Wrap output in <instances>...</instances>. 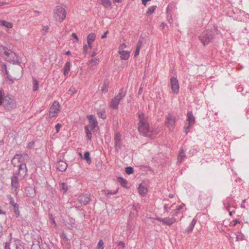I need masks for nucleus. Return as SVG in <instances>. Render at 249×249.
Returning a JSON list of instances; mask_svg holds the SVG:
<instances>
[{
	"label": "nucleus",
	"instance_id": "1",
	"mask_svg": "<svg viewBox=\"0 0 249 249\" xmlns=\"http://www.w3.org/2000/svg\"><path fill=\"white\" fill-rule=\"evenodd\" d=\"M139 122L138 123V131L140 134L143 137L152 138L153 131L150 129V126L147 123V117L143 113L139 111L138 113Z\"/></svg>",
	"mask_w": 249,
	"mask_h": 249
},
{
	"label": "nucleus",
	"instance_id": "2",
	"mask_svg": "<svg viewBox=\"0 0 249 249\" xmlns=\"http://www.w3.org/2000/svg\"><path fill=\"white\" fill-rule=\"evenodd\" d=\"M126 93V90L124 88H122L118 95L115 96L112 99L110 103V106L114 109H117L118 108V106L120 104V101L124 97Z\"/></svg>",
	"mask_w": 249,
	"mask_h": 249
},
{
	"label": "nucleus",
	"instance_id": "3",
	"mask_svg": "<svg viewBox=\"0 0 249 249\" xmlns=\"http://www.w3.org/2000/svg\"><path fill=\"white\" fill-rule=\"evenodd\" d=\"M214 38V35L212 31L206 30L202 32L198 38L204 46L208 45Z\"/></svg>",
	"mask_w": 249,
	"mask_h": 249
},
{
	"label": "nucleus",
	"instance_id": "4",
	"mask_svg": "<svg viewBox=\"0 0 249 249\" xmlns=\"http://www.w3.org/2000/svg\"><path fill=\"white\" fill-rule=\"evenodd\" d=\"M66 11L61 6H57L54 10V17L57 21L62 22L66 18Z\"/></svg>",
	"mask_w": 249,
	"mask_h": 249
},
{
	"label": "nucleus",
	"instance_id": "5",
	"mask_svg": "<svg viewBox=\"0 0 249 249\" xmlns=\"http://www.w3.org/2000/svg\"><path fill=\"white\" fill-rule=\"evenodd\" d=\"M2 105L5 109L10 110L16 107L15 101L10 97L5 96L2 101Z\"/></svg>",
	"mask_w": 249,
	"mask_h": 249
},
{
	"label": "nucleus",
	"instance_id": "6",
	"mask_svg": "<svg viewBox=\"0 0 249 249\" xmlns=\"http://www.w3.org/2000/svg\"><path fill=\"white\" fill-rule=\"evenodd\" d=\"M3 56L7 61L13 63L14 64L20 63L18 60V56L16 54L10 50V51H8L6 55H3Z\"/></svg>",
	"mask_w": 249,
	"mask_h": 249
},
{
	"label": "nucleus",
	"instance_id": "7",
	"mask_svg": "<svg viewBox=\"0 0 249 249\" xmlns=\"http://www.w3.org/2000/svg\"><path fill=\"white\" fill-rule=\"evenodd\" d=\"M176 121L177 120L176 118L172 116L170 113H169L166 117L165 124L169 129L171 130L174 128Z\"/></svg>",
	"mask_w": 249,
	"mask_h": 249
},
{
	"label": "nucleus",
	"instance_id": "8",
	"mask_svg": "<svg viewBox=\"0 0 249 249\" xmlns=\"http://www.w3.org/2000/svg\"><path fill=\"white\" fill-rule=\"evenodd\" d=\"M170 84L172 92L175 94H177L179 91V84L177 78L172 77L170 80Z\"/></svg>",
	"mask_w": 249,
	"mask_h": 249
},
{
	"label": "nucleus",
	"instance_id": "9",
	"mask_svg": "<svg viewBox=\"0 0 249 249\" xmlns=\"http://www.w3.org/2000/svg\"><path fill=\"white\" fill-rule=\"evenodd\" d=\"M89 120V124H90L91 130L93 132H96L98 130V122L96 117L93 115H90L88 116Z\"/></svg>",
	"mask_w": 249,
	"mask_h": 249
},
{
	"label": "nucleus",
	"instance_id": "10",
	"mask_svg": "<svg viewBox=\"0 0 249 249\" xmlns=\"http://www.w3.org/2000/svg\"><path fill=\"white\" fill-rule=\"evenodd\" d=\"M17 174L18 176L21 177L22 178H24L28 176L27 168L25 163L20 164L19 165H18V171Z\"/></svg>",
	"mask_w": 249,
	"mask_h": 249
},
{
	"label": "nucleus",
	"instance_id": "11",
	"mask_svg": "<svg viewBox=\"0 0 249 249\" xmlns=\"http://www.w3.org/2000/svg\"><path fill=\"white\" fill-rule=\"evenodd\" d=\"M90 200V195L89 194H82L78 197V202L83 205H87Z\"/></svg>",
	"mask_w": 249,
	"mask_h": 249
},
{
	"label": "nucleus",
	"instance_id": "12",
	"mask_svg": "<svg viewBox=\"0 0 249 249\" xmlns=\"http://www.w3.org/2000/svg\"><path fill=\"white\" fill-rule=\"evenodd\" d=\"M186 121L188 122V124H189V125H193L195 124L196 119L193 114L192 111H188L187 112Z\"/></svg>",
	"mask_w": 249,
	"mask_h": 249
},
{
	"label": "nucleus",
	"instance_id": "13",
	"mask_svg": "<svg viewBox=\"0 0 249 249\" xmlns=\"http://www.w3.org/2000/svg\"><path fill=\"white\" fill-rule=\"evenodd\" d=\"M26 196L30 197H33L36 196L35 189L32 187H28L25 189Z\"/></svg>",
	"mask_w": 249,
	"mask_h": 249
},
{
	"label": "nucleus",
	"instance_id": "14",
	"mask_svg": "<svg viewBox=\"0 0 249 249\" xmlns=\"http://www.w3.org/2000/svg\"><path fill=\"white\" fill-rule=\"evenodd\" d=\"M57 169L61 172H64L66 170L68 165L66 162L60 160L57 163Z\"/></svg>",
	"mask_w": 249,
	"mask_h": 249
},
{
	"label": "nucleus",
	"instance_id": "15",
	"mask_svg": "<svg viewBox=\"0 0 249 249\" xmlns=\"http://www.w3.org/2000/svg\"><path fill=\"white\" fill-rule=\"evenodd\" d=\"M19 185L18 180V178L14 176L11 178V186L13 189L16 190L18 188Z\"/></svg>",
	"mask_w": 249,
	"mask_h": 249
},
{
	"label": "nucleus",
	"instance_id": "16",
	"mask_svg": "<svg viewBox=\"0 0 249 249\" xmlns=\"http://www.w3.org/2000/svg\"><path fill=\"white\" fill-rule=\"evenodd\" d=\"M196 223V220L195 218H194L191 221L188 227L185 230L184 232L187 233L192 232Z\"/></svg>",
	"mask_w": 249,
	"mask_h": 249
},
{
	"label": "nucleus",
	"instance_id": "17",
	"mask_svg": "<svg viewBox=\"0 0 249 249\" xmlns=\"http://www.w3.org/2000/svg\"><path fill=\"white\" fill-rule=\"evenodd\" d=\"M99 58L91 59L88 63V67L90 70H93V67L97 66L99 63Z\"/></svg>",
	"mask_w": 249,
	"mask_h": 249
},
{
	"label": "nucleus",
	"instance_id": "18",
	"mask_svg": "<svg viewBox=\"0 0 249 249\" xmlns=\"http://www.w3.org/2000/svg\"><path fill=\"white\" fill-rule=\"evenodd\" d=\"M119 53L121 55V58L122 59L127 60L129 57V52L124 50H122L120 49Z\"/></svg>",
	"mask_w": 249,
	"mask_h": 249
},
{
	"label": "nucleus",
	"instance_id": "19",
	"mask_svg": "<svg viewBox=\"0 0 249 249\" xmlns=\"http://www.w3.org/2000/svg\"><path fill=\"white\" fill-rule=\"evenodd\" d=\"M138 190L140 194L142 196H145L148 191L147 188L142 186V184L139 185Z\"/></svg>",
	"mask_w": 249,
	"mask_h": 249
},
{
	"label": "nucleus",
	"instance_id": "20",
	"mask_svg": "<svg viewBox=\"0 0 249 249\" xmlns=\"http://www.w3.org/2000/svg\"><path fill=\"white\" fill-rule=\"evenodd\" d=\"M71 64L70 61H68L66 63L64 68H63V72L64 75L67 76L70 71Z\"/></svg>",
	"mask_w": 249,
	"mask_h": 249
},
{
	"label": "nucleus",
	"instance_id": "21",
	"mask_svg": "<svg viewBox=\"0 0 249 249\" xmlns=\"http://www.w3.org/2000/svg\"><path fill=\"white\" fill-rule=\"evenodd\" d=\"M0 25L5 27L9 29L12 28L13 27L12 23L1 19H0Z\"/></svg>",
	"mask_w": 249,
	"mask_h": 249
},
{
	"label": "nucleus",
	"instance_id": "22",
	"mask_svg": "<svg viewBox=\"0 0 249 249\" xmlns=\"http://www.w3.org/2000/svg\"><path fill=\"white\" fill-rule=\"evenodd\" d=\"M117 181L122 187L126 188H128L126 185L127 181L125 179L120 177L117 178Z\"/></svg>",
	"mask_w": 249,
	"mask_h": 249
},
{
	"label": "nucleus",
	"instance_id": "23",
	"mask_svg": "<svg viewBox=\"0 0 249 249\" xmlns=\"http://www.w3.org/2000/svg\"><path fill=\"white\" fill-rule=\"evenodd\" d=\"M13 207L14 212L16 217H18L20 215V211L19 210V205L18 203H15L12 205Z\"/></svg>",
	"mask_w": 249,
	"mask_h": 249
},
{
	"label": "nucleus",
	"instance_id": "24",
	"mask_svg": "<svg viewBox=\"0 0 249 249\" xmlns=\"http://www.w3.org/2000/svg\"><path fill=\"white\" fill-rule=\"evenodd\" d=\"M155 219L159 221L162 222H163V223L167 225L170 226V220L169 217H166L163 218L160 217H156Z\"/></svg>",
	"mask_w": 249,
	"mask_h": 249
},
{
	"label": "nucleus",
	"instance_id": "25",
	"mask_svg": "<svg viewBox=\"0 0 249 249\" xmlns=\"http://www.w3.org/2000/svg\"><path fill=\"white\" fill-rule=\"evenodd\" d=\"M84 128L87 139L89 141H91L92 139V134L89 129V126L86 125L84 127Z\"/></svg>",
	"mask_w": 249,
	"mask_h": 249
},
{
	"label": "nucleus",
	"instance_id": "26",
	"mask_svg": "<svg viewBox=\"0 0 249 249\" xmlns=\"http://www.w3.org/2000/svg\"><path fill=\"white\" fill-rule=\"evenodd\" d=\"M51 109L58 112L60 108V105L58 101H55L51 107Z\"/></svg>",
	"mask_w": 249,
	"mask_h": 249
},
{
	"label": "nucleus",
	"instance_id": "27",
	"mask_svg": "<svg viewBox=\"0 0 249 249\" xmlns=\"http://www.w3.org/2000/svg\"><path fill=\"white\" fill-rule=\"evenodd\" d=\"M185 157V153L184 151L181 149L179 151V155L178 157V161L181 162L183 160V158Z\"/></svg>",
	"mask_w": 249,
	"mask_h": 249
},
{
	"label": "nucleus",
	"instance_id": "28",
	"mask_svg": "<svg viewBox=\"0 0 249 249\" xmlns=\"http://www.w3.org/2000/svg\"><path fill=\"white\" fill-rule=\"evenodd\" d=\"M84 159L86 160L88 164H91V160L90 158V153L89 151L85 152L84 155Z\"/></svg>",
	"mask_w": 249,
	"mask_h": 249
},
{
	"label": "nucleus",
	"instance_id": "29",
	"mask_svg": "<svg viewBox=\"0 0 249 249\" xmlns=\"http://www.w3.org/2000/svg\"><path fill=\"white\" fill-rule=\"evenodd\" d=\"M15 242L16 249H24V246L22 245V243L20 240L16 239Z\"/></svg>",
	"mask_w": 249,
	"mask_h": 249
},
{
	"label": "nucleus",
	"instance_id": "30",
	"mask_svg": "<svg viewBox=\"0 0 249 249\" xmlns=\"http://www.w3.org/2000/svg\"><path fill=\"white\" fill-rule=\"evenodd\" d=\"M223 204L224 206L225 207L226 210L227 211L230 210V197H227L224 201H223Z\"/></svg>",
	"mask_w": 249,
	"mask_h": 249
},
{
	"label": "nucleus",
	"instance_id": "31",
	"mask_svg": "<svg viewBox=\"0 0 249 249\" xmlns=\"http://www.w3.org/2000/svg\"><path fill=\"white\" fill-rule=\"evenodd\" d=\"M68 189V186L66 183L63 182L60 184V189L61 191H63V194H65Z\"/></svg>",
	"mask_w": 249,
	"mask_h": 249
},
{
	"label": "nucleus",
	"instance_id": "32",
	"mask_svg": "<svg viewBox=\"0 0 249 249\" xmlns=\"http://www.w3.org/2000/svg\"><path fill=\"white\" fill-rule=\"evenodd\" d=\"M101 3L106 8L111 6V2L110 0H101Z\"/></svg>",
	"mask_w": 249,
	"mask_h": 249
},
{
	"label": "nucleus",
	"instance_id": "33",
	"mask_svg": "<svg viewBox=\"0 0 249 249\" xmlns=\"http://www.w3.org/2000/svg\"><path fill=\"white\" fill-rule=\"evenodd\" d=\"M22 157H23L22 154H16L15 155L14 157L13 158V159L11 160V163L14 165V166H16V165L14 164V160L15 159H18V161L19 162H21L20 160Z\"/></svg>",
	"mask_w": 249,
	"mask_h": 249
},
{
	"label": "nucleus",
	"instance_id": "34",
	"mask_svg": "<svg viewBox=\"0 0 249 249\" xmlns=\"http://www.w3.org/2000/svg\"><path fill=\"white\" fill-rule=\"evenodd\" d=\"M96 36L94 33H91L87 36V41L93 42L95 40Z\"/></svg>",
	"mask_w": 249,
	"mask_h": 249
},
{
	"label": "nucleus",
	"instance_id": "35",
	"mask_svg": "<svg viewBox=\"0 0 249 249\" xmlns=\"http://www.w3.org/2000/svg\"><path fill=\"white\" fill-rule=\"evenodd\" d=\"M109 82L107 81L104 82V85L101 88V91L103 92L106 93L108 91Z\"/></svg>",
	"mask_w": 249,
	"mask_h": 249
},
{
	"label": "nucleus",
	"instance_id": "36",
	"mask_svg": "<svg viewBox=\"0 0 249 249\" xmlns=\"http://www.w3.org/2000/svg\"><path fill=\"white\" fill-rule=\"evenodd\" d=\"M8 51H10V50H9L7 47L2 45L0 46V54L3 53V55H5Z\"/></svg>",
	"mask_w": 249,
	"mask_h": 249
},
{
	"label": "nucleus",
	"instance_id": "37",
	"mask_svg": "<svg viewBox=\"0 0 249 249\" xmlns=\"http://www.w3.org/2000/svg\"><path fill=\"white\" fill-rule=\"evenodd\" d=\"M33 90L37 91L38 89V82L36 78H33Z\"/></svg>",
	"mask_w": 249,
	"mask_h": 249
},
{
	"label": "nucleus",
	"instance_id": "38",
	"mask_svg": "<svg viewBox=\"0 0 249 249\" xmlns=\"http://www.w3.org/2000/svg\"><path fill=\"white\" fill-rule=\"evenodd\" d=\"M156 8H157L156 5L149 7L148 8L147 11H146V14H147L149 15L152 14L154 12Z\"/></svg>",
	"mask_w": 249,
	"mask_h": 249
},
{
	"label": "nucleus",
	"instance_id": "39",
	"mask_svg": "<svg viewBox=\"0 0 249 249\" xmlns=\"http://www.w3.org/2000/svg\"><path fill=\"white\" fill-rule=\"evenodd\" d=\"M145 43V40L143 38H140L139 39V40H138L137 43V45H136V47L137 48H141V47H142V45Z\"/></svg>",
	"mask_w": 249,
	"mask_h": 249
},
{
	"label": "nucleus",
	"instance_id": "40",
	"mask_svg": "<svg viewBox=\"0 0 249 249\" xmlns=\"http://www.w3.org/2000/svg\"><path fill=\"white\" fill-rule=\"evenodd\" d=\"M122 143L121 141L115 142V148L117 152H118L122 148Z\"/></svg>",
	"mask_w": 249,
	"mask_h": 249
},
{
	"label": "nucleus",
	"instance_id": "41",
	"mask_svg": "<svg viewBox=\"0 0 249 249\" xmlns=\"http://www.w3.org/2000/svg\"><path fill=\"white\" fill-rule=\"evenodd\" d=\"M125 172L127 175L132 174L134 172L133 168L131 166L127 167L125 168Z\"/></svg>",
	"mask_w": 249,
	"mask_h": 249
},
{
	"label": "nucleus",
	"instance_id": "42",
	"mask_svg": "<svg viewBox=\"0 0 249 249\" xmlns=\"http://www.w3.org/2000/svg\"><path fill=\"white\" fill-rule=\"evenodd\" d=\"M97 114L99 118H102L103 119H105L106 118L105 111L104 110H101L98 112Z\"/></svg>",
	"mask_w": 249,
	"mask_h": 249
},
{
	"label": "nucleus",
	"instance_id": "43",
	"mask_svg": "<svg viewBox=\"0 0 249 249\" xmlns=\"http://www.w3.org/2000/svg\"><path fill=\"white\" fill-rule=\"evenodd\" d=\"M58 112L53 110V109H51V108H50V110L49 112V116L50 118H53L55 116H56Z\"/></svg>",
	"mask_w": 249,
	"mask_h": 249
},
{
	"label": "nucleus",
	"instance_id": "44",
	"mask_svg": "<svg viewBox=\"0 0 249 249\" xmlns=\"http://www.w3.org/2000/svg\"><path fill=\"white\" fill-rule=\"evenodd\" d=\"M115 142L121 141V135L120 133L117 132L116 133L114 137Z\"/></svg>",
	"mask_w": 249,
	"mask_h": 249
},
{
	"label": "nucleus",
	"instance_id": "45",
	"mask_svg": "<svg viewBox=\"0 0 249 249\" xmlns=\"http://www.w3.org/2000/svg\"><path fill=\"white\" fill-rule=\"evenodd\" d=\"M192 125H189V124H186L185 126L183 128V131L186 134H187L189 132L190 128Z\"/></svg>",
	"mask_w": 249,
	"mask_h": 249
},
{
	"label": "nucleus",
	"instance_id": "46",
	"mask_svg": "<svg viewBox=\"0 0 249 249\" xmlns=\"http://www.w3.org/2000/svg\"><path fill=\"white\" fill-rule=\"evenodd\" d=\"M7 198L9 200V203L11 205H13V204L16 203L14 202V200L13 198L12 197V196L11 195H7Z\"/></svg>",
	"mask_w": 249,
	"mask_h": 249
},
{
	"label": "nucleus",
	"instance_id": "47",
	"mask_svg": "<svg viewBox=\"0 0 249 249\" xmlns=\"http://www.w3.org/2000/svg\"><path fill=\"white\" fill-rule=\"evenodd\" d=\"M104 242L102 240H99L98 243L97 249H103Z\"/></svg>",
	"mask_w": 249,
	"mask_h": 249
},
{
	"label": "nucleus",
	"instance_id": "48",
	"mask_svg": "<svg viewBox=\"0 0 249 249\" xmlns=\"http://www.w3.org/2000/svg\"><path fill=\"white\" fill-rule=\"evenodd\" d=\"M178 212H176V213L174 214L173 216L172 217V218H170V226L172 225L173 223H174L176 221V219L174 217L175 215H177Z\"/></svg>",
	"mask_w": 249,
	"mask_h": 249
},
{
	"label": "nucleus",
	"instance_id": "49",
	"mask_svg": "<svg viewBox=\"0 0 249 249\" xmlns=\"http://www.w3.org/2000/svg\"><path fill=\"white\" fill-rule=\"evenodd\" d=\"M0 65L3 66V69L4 70V71H5V73L8 76V71L7 70L6 65L5 63H3L2 62H0Z\"/></svg>",
	"mask_w": 249,
	"mask_h": 249
},
{
	"label": "nucleus",
	"instance_id": "50",
	"mask_svg": "<svg viewBox=\"0 0 249 249\" xmlns=\"http://www.w3.org/2000/svg\"><path fill=\"white\" fill-rule=\"evenodd\" d=\"M62 126V124H61L58 123L55 125V128L56 130V132L57 133L59 132L60 131V129Z\"/></svg>",
	"mask_w": 249,
	"mask_h": 249
},
{
	"label": "nucleus",
	"instance_id": "51",
	"mask_svg": "<svg viewBox=\"0 0 249 249\" xmlns=\"http://www.w3.org/2000/svg\"><path fill=\"white\" fill-rule=\"evenodd\" d=\"M116 244H117L118 246L120 247L122 249L125 247V244L123 242L120 241L119 242H117Z\"/></svg>",
	"mask_w": 249,
	"mask_h": 249
},
{
	"label": "nucleus",
	"instance_id": "52",
	"mask_svg": "<svg viewBox=\"0 0 249 249\" xmlns=\"http://www.w3.org/2000/svg\"><path fill=\"white\" fill-rule=\"evenodd\" d=\"M75 92H76V89L73 87H71L69 90V94H73Z\"/></svg>",
	"mask_w": 249,
	"mask_h": 249
},
{
	"label": "nucleus",
	"instance_id": "53",
	"mask_svg": "<svg viewBox=\"0 0 249 249\" xmlns=\"http://www.w3.org/2000/svg\"><path fill=\"white\" fill-rule=\"evenodd\" d=\"M11 240V239H10L9 242H7L5 243V249H11V248H10Z\"/></svg>",
	"mask_w": 249,
	"mask_h": 249
},
{
	"label": "nucleus",
	"instance_id": "54",
	"mask_svg": "<svg viewBox=\"0 0 249 249\" xmlns=\"http://www.w3.org/2000/svg\"><path fill=\"white\" fill-rule=\"evenodd\" d=\"M34 145L35 142L34 141H31L28 143L27 147L29 148H32L34 147Z\"/></svg>",
	"mask_w": 249,
	"mask_h": 249
},
{
	"label": "nucleus",
	"instance_id": "55",
	"mask_svg": "<svg viewBox=\"0 0 249 249\" xmlns=\"http://www.w3.org/2000/svg\"><path fill=\"white\" fill-rule=\"evenodd\" d=\"M3 91L2 90H0V106L2 105V101L4 99L3 97Z\"/></svg>",
	"mask_w": 249,
	"mask_h": 249
},
{
	"label": "nucleus",
	"instance_id": "56",
	"mask_svg": "<svg viewBox=\"0 0 249 249\" xmlns=\"http://www.w3.org/2000/svg\"><path fill=\"white\" fill-rule=\"evenodd\" d=\"M49 29V27L48 26H43L42 32L43 33H46L48 32Z\"/></svg>",
	"mask_w": 249,
	"mask_h": 249
},
{
	"label": "nucleus",
	"instance_id": "57",
	"mask_svg": "<svg viewBox=\"0 0 249 249\" xmlns=\"http://www.w3.org/2000/svg\"><path fill=\"white\" fill-rule=\"evenodd\" d=\"M140 48H139L137 47L136 48V50L134 53V57H136L139 55V54L140 53Z\"/></svg>",
	"mask_w": 249,
	"mask_h": 249
},
{
	"label": "nucleus",
	"instance_id": "58",
	"mask_svg": "<svg viewBox=\"0 0 249 249\" xmlns=\"http://www.w3.org/2000/svg\"><path fill=\"white\" fill-rule=\"evenodd\" d=\"M117 192H118L117 190L113 191V192H112L110 190H108L107 191V195H115L116 194H117Z\"/></svg>",
	"mask_w": 249,
	"mask_h": 249
},
{
	"label": "nucleus",
	"instance_id": "59",
	"mask_svg": "<svg viewBox=\"0 0 249 249\" xmlns=\"http://www.w3.org/2000/svg\"><path fill=\"white\" fill-rule=\"evenodd\" d=\"M71 36L76 40V42L78 41V37L75 33H72Z\"/></svg>",
	"mask_w": 249,
	"mask_h": 249
},
{
	"label": "nucleus",
	"instance_id": "60",
	"mask_svg": "<svg viewBox=\"0 0 249 249\" xmlns=\"http://www.w3.org/2000/svg\"><path fill=\"white\" fill-rule=\"evenodd\" d=\"M83 49H84V52L85 54H87L88 53V46L86 45V44H85L84 45V47H83Z\"/></svg>",
	"mask_w": 249,
	"mask_h": 249
},
{
	"label": "nucleus",
	"instance_id": "61",
	"mask_svg": "<svg viewBox=\"0 0 249 249\" xmlns=\"http://www.w3.org/2000/svg\"><path fill=\"white\" fill-rule=\"evenodd\" d=\"M238 223H239V221L237 220V219H234L232 221V226H235L236 225V224Z\"/></svg>",
	"mask_w": 249,
	"mask_h": 249
},
{
	"label": "nucleus",
	"instance_id": "62",
	"mask_svg": "<svg viewBox=\"0 0 249 249\" xmlns=\"http://www.w3.org/2000/svg\"><path fill=\"white\" fill-rule=\"evenodd\" d=\"M151 0H142V4L145 6L148 1H150Z\"/></svg>",
	"mask_w": 249,
	"mask_h": 249
},
{
	"label": "nucleus",
	"instance_id": "63",
	"mask_svg": "<svg viewBox=\"0 0 249 249\" xmlns=\"http://www.w3.org/2000/svg\"><path fill=\"white\" fill-rule=\"evenodd\" d=\"M108 33V31H107L104 33V34L101 36L102 38H105L107 36V35Z\"/></svg>",
	"mask_w": 249,
	"mask_h": 249
},
{
	"label": "nucleus",
	"instance_id": "64",
	"mask_svg": "<svg viewBox=\"0 0 249 249\" xmlns=\"http://www.w3.org/2000/svg\"><path fill=\"white\" fill-rule=\"evenodd\" d=\"M8 3L5 1H0V7L7 4Z\"/></svg>",
	"mask_w": 249,
	"mask_h": 249
}]
</instances>
